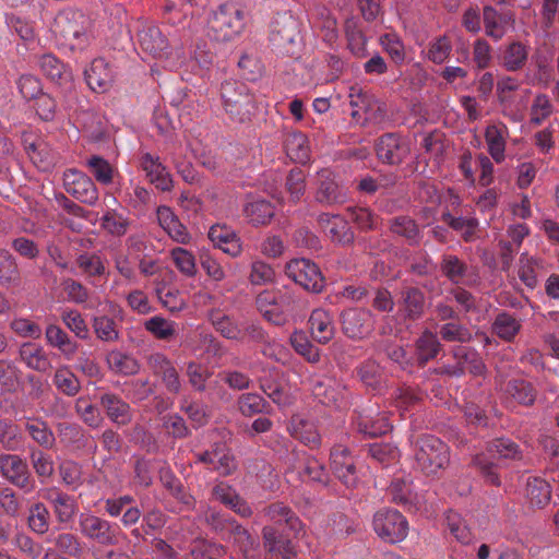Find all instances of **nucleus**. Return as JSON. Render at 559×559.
<instances>
[{
    "label": "nucleus",
    "instance_id": "nucleus-1",
    "mask_svg": "<svg viewBox=\"0 0 559 559\" xmlns=\"http://www.w3.org/2000/svg\"><path fill=\"white\" fill-rule=\"evenodd\" d=\"M90 20L78 10L60 11L55 17L53 34L60 48L82 51L90 44Z\"/></svg>",
    "mask_w": 559,
    "mask_h": 559
},
{
    "label": "nucleus",
    "instance_id": "nucleus-2",
    "mask_svg": "<svg viewBox=\"0 0 559 559\" xmlns=\"http://www.w3.org/2000/svg\"><path fill=\"white\" fill-rule=\"evenodd\" d=\"M415 467L426 476H436L450 463L448 444L432 435H421L412 441Z\"/></svg>",
    "mask_w": 559,
    "mask_h": 559
},
{
    "label": "nucleus",
    "instance_id": "nucleus-3",
    "mask_svg": "<svg viewBox=\"0 0 559 559\" xmlns=\"http://www.w3.org/2000/svg\"><path fill=\"white\" fill-rule=\"evenodd\" d=\"M245 25L243 10L236 3H224L211 12L207 36L216 41H230L242 33Z\"/></svg>",
    "mask_w": 559,
    "mask_h": 559
},
{
    "label": "nucleus",
    "instance_id": "nucleus-4",
    "mask_svg": "<svg viewBox=\"0 0 559 559\" xmlns=\"http://www.w3.org/2000/svg\"><path fill=\"white\" fill-rule=\"evenodd\" d=\"M221 98L230 120L242 123L250 119L255 99L246 83L236 80L225 81L221 86Z\"/></svg>",
    "mask_w": 559,
    "mask_h": 559
},
{
    "label": "nucleus",
    "instance_id": "nucleus-5",
    "mask_svg": "<svg viewBox=\"0 0 559 559\" xmlns=\"http://www.w3.org/2000/svg\"><path fill=\"white\" fill-rule=\"evenodd\" d=\"M300 41L299 21L289 12L277 13L270 25V43L273 48L293 56Z\"/></svg>",
    "mask_w": 559,
    "mask_h": 559
},
{
    "label": "nucleus",
    "instance_id": "nucleus-6",
    "mask_svg": "<svg viewBox=\"0 0 559 559\" xmlns=\"http://www.w3.org/2000/svg\"><path fill=\"white\" fill-rule=\"evenodd\" d=\"M0 476L25 495L36 489V479L27 461L19 454H0Z\"/></svg>",
    "mask_w": 559,
    "mask_h": 559
},
{
    "label": "nucleus",
    "instance_id": "nucleus-7",
    "mask_svg": "<svg viewBox=\"0 0 559 559\" xmlns=\"http://www.w3.org/2000/svg\"><path fill=\"white\" fill-rule=\"evenodd\" d=\"M79 531L83 537L100 546H116L122 534L116 523H111L93 513H81L79 516Z\"/></svg>",
    "mask_w": 559,
    "mask_h": 559
},
{
    "label": "nucleus",
    "instance_id": "nucleus-8",
    "mask_svg": "<svg viewBox=\"0 0 559 559\" xmlns=\"http://www.w3.org/2000/svg\"><path fill=\"white\" fill-rule=\"evenodd\" d=\"M294 302V296L289 292L281 289L263 290L255 298V305L260 313L265 320L275 325L285 323V313L290 310Z\"/></svg>",
    "mask_w": 559,
    "mask_h": 559
},
{
    "label": "nucleus",
    "instance_id": "nucleus-9",
    "mask_svg": "<svg viewBox=\"0 0 559 559\" xmlns=\"http://www.w3.org/2000/svg\"><path fill=\"white\" fill-rule=\"evenodd\" d=\"M373 530L383 540L399 543L408 533V522L397 510L382 509L373 516Z\"/></svg>",
    "mask_w": 559,
    "mask_h": 559
},
{
    "label": "nucleus",
    "instance_id": "nucleus-10",
    "mask_svg": "<svg viewBox=\"0 0 559 559\" xmlns=\"http://www.w3.org/2000/svg\"><path fill=\"white\" fill-rule=\"evenodd\" d=\"M286 275L308 292L319 293L324 277L319 266L308 259H294L286 264Z\"/></svg>",
    "mask_w": 559,
    "mask_h": 559
},
{
    "label": "nucleus",
    "instance_id": "nucleus-11",
    "mask_svg": "<svg viewBox=\"0 0 559 559\" xmlns=\"http://www.w3.org/2000/svg\"><path fill=\"white\" fill-rule=\"evenodd\" d=\"M40 496L50 504L58 524L68 526L73 523L79 512V503L74 496L58 487L44 488Z\"/></svg>",
    "mask_w": 559,
    "mask_h": 559
},
{
    "label": "nucleus",
    "instance_id": "nucleus-12",
    "mask_svg": "<svg viewBox=\"0 0 559 559\" xmlns=\"http://www.w3.org/2000/svg\"><path fill=\"white\" fill-rule=\"evenodd\" d=\"M63 187L70 195L82 203L95 205L98 201V189L94 181L78 169L69 168L63 173Z\"/></svg>",
    "mask_w": 559,
    "mask_h": 559
},
{
    "label": "nucleus",
    "instance_id": "nucleus-13",
    "mask_svg": "<svg viewBox=\"0 0 559 559\" xmlns=\"http://www.w3.org/2000/svg\"><path fill=\"white\" fill-rule=\"evenodd\" d=\"M440 272L454 285L475 286L479 276L476 269L468 265L455 254H443L440 260Z\"/></svg>",
    "mask_w": 559,
    "mask_h": 559
},
{
    "label": "nucleus",
    "instance_id": "nucleus-14",
    "mask_svg": "<svg viewBox=\"0 0 559 559\" xmlns=\"http://www.w3.org/2000/svg\"><path fill=\"white\" fill-rule=\"evenodd\" d=\"M411 153L408 142L397 133H385L376 143L379 160L388 165H400Z\"/></svg>",
    "mask_w": 559,
    "mask_h": 559
},
{
    "label": "nucleus",
    "instance_id": "nucleus-15",
    "mask_svg": "<svg viewBox=\"0 0 559 559\" xmlns=\"http://www.w3.org/2000/svg\"><path fill=\"white\" fill-rule=\"evenodd\" d=\"M316 201L322 205L343 204L347 201L346 189L336 180V175L330 169H321L317 177Z\"/></svg>",
    "mask_w": 559,
    "mask_h": 559
},
{
    "label": "nucleus",
    "instance_id": "nucleus-16",
    "mask_svg": "<svg viewBox=\"0 0 559 559\" xmlns=\"http://www.w3.org/2000/svg\"><path fill=\"white\" fill-rule=\"evenodd\" d=\"M197 462L211 466L221 476H229L237 469V461L225 443H214L211 449L197 453Z\"/></svg>",
    "mask_w": 559,
    "mask_h": 559
},
{
    "label": "nucleus",
    "instance_id": "nucleus-17",
    "mask_svg": "<svg viewBox=\"0 0 559 559\" xmlns=\"http://www.w3.org/2000/svg\"><path fill=\"white\" fill-rule=\"evenodd\" d=\"M334 475L346 486L354 487L358 481L356 460L344 445H334L330 453Z\"/></svg>",
    "mask_w": 559,
    "mask_h": 559
},
{
    "label": "nucleus",
    "instance_id": "nucleus-18",
    "mask_svg": "<svg viewBox=\"0 0 559 559\" xmlns=\"http://www.w3.org/2000/svg\"><path fill=\"white\" fill-rule=\"evenodd\" d=\"M139 167L145 173L148 181L160 191H170L174 181L166 166L160 162L159 156L148 152H141Z\"/></svg>",
    "mask_w": 559,
    "mask_h": 559
},
{
    "label": "nucleus",
    "instance_id": "nucleus-19",
    "mask_svg": "<svg viewBox=\"0 0 559 559\" xmlns=\"http://www.w3.org/2000/svg\"><path fill=\"white\" fill-rule=\"evenodd\" d=\"M317 222L332 242L341 246L353 243L355 234L347 219L340 214L321 213Z\"/></svg>",
    "mask_w": 559,
    "mask_h": 559
},
{
    "label": "nucleus",
    "instance_id": "nucleus-20",
    "mask_svg": "<svg viewBox=\"0 0 559 559\" xmlns=\"http://www.w3.org/2000/svg\"><path fill=\"white\" fill-rule=\"evenodd\" d=\"M148 366L154 374L160 377L166 390L171 394H179L182 381L174 364L162 353H154L148 357Z\"/></svg>",
    "mask_w": 559,
    "mask_h": 559
},
{
    "label": "nucleus",
    "instance_id": "nucleus-21",
    "mask_svg": "<svg viewBox=\"0 0 559 559\" xmlns=\"http://www.w3.org/2000/svg\"><path fill=\"white\" fill-rule=\"evenodd\" d=\"M483 22L485 34L495 41H499L507 34L509 26L514 24V14L509 10L499 12L491 5H485Z\"/></svg>",
    "mask_w": 559,
    "mask_h": 559
},
{
    "label": "nucleus",
    "instance_id": "nucleus-22",
    "mask_svg": "<svg viewBox=\"0 0 559 559\" xmlns=\"http://www.w3.org/2000/svg\"><path fill=\"white\" fill-rule=\"evenodd\" d=\"M138 41L143 51L160 58L168 48V40L159 27L153 23L144 22L138 31Z\"/></svg>",
    "mask_w": 559,
    "mask_h": 559
},
{
    "label": "nucleus",
    "instance_id": "nucleus-23",
    "mask_svg": "<svg viewBox=\"0 0 559 559\" xmlns=\"http://www.w3.org/2000/svg\"><path fill=\"white\" fill-rule=\"evenodd\" d=\"M262 536L266 559H294L296 557L292 542L278 534L274 527L265 526L262 530Z\"/></svg>",
    "mask_w": 559,
    "mask_h": 559
},
{
    "label": "nucleus",
    "instance_id": "nucleus-24",
    "mask_svg": "<svg viewBox=\"0 0 559 559\" xmlns=\"http://www.w3.org/2000/svg\"><path fill=\"white\" fill-rule=\"evenodd\" d=\"M99 404L107 417L118 426H127L132 421V408L120 395L105 392L99 396Z\"/></svg>",
    "mask_w": 559,
    "mask_h": 559
},
{
    "label": "nucleus",
    "instance_id": "nucleus-25",
    "mask_svg": "<svg viewBox=\"0 0 559 559\" xmlns=\"http://www.w3.org/2000/svg\"><path fill=\"white\" fill-rule=\"evenodd\" d=\"M212 496L215 500L219 501L241 518L252 515V510L247 501L233 486L225 481H219L212 488Z\"/></svg>",
    "mask_w": 559,
    "mask_h": 559
},
{
    "label": "nucleus",
    "instance_id": "nucleus-26",
    "mask_svg": "<svg viewBox=\"0 0 559 559\" xmlns=\"http://www.w3.org/2000/svg\"><path fill=\"white\" fill-rule=\"evenodd\" d=\"M342 330L350 338H362L371 331V313L360 309H348L342 312Z\"/></svg>",
    "mask_w": 559,
    "mask_h": 559
},
{
    "label": "nucleus",
    "instance_id": "nucleus-27",
    "mask_svg": "<svg viewBox=\"0 0 559 559\" xmlns=\"http://www.w3.org/2000/svg\"><path fill=\"white\" fill-rule=\"evenodd\" d=\"M209 239L215 248L221 249L231 258H237L242 252V243L239 236L226 225H214L209 230Z\"/></svg>",
    "mask_w": 559,
    "mask_h": 559
},
{
    "label": "nucleus",
    "instance_id": "nucleus-28",
    "mask_svg": "<svg viewBox=\"0 0 559 559\" xmlns=\"http://www.w3.org/2000/svg\"><path fill=\"white\" fill-rule=\"evenodd\" d=\"M508 138L509 129L503 122L490 123L485 130V141L488 153L497 164H501L506 159Z\"/></svg>",
    "mask_w": 559,
    "mask_h": 559
},
{
    "label": "nucleus",
    "instance_id": "nucleus-29",
    "mask_svg": "<svg viewBox=\"0 0 559 559\" xmlns=\"http://www.w3.org/2000/svg\"><path fill=\"white\" fill-rule=\"evenodd\" d=\"M43 74L51 82L66 88L72 85V72L52 53H45L38 59Z\"/></svg>",
    "mask_w": 559,
    "mask_h": 559
},
{
    "label": "nucleus",
    "instance_id": "nucleus-30",
    "mask_svg": "<svg viewBox=\"0 0 559 559\" xmlns=\"http://www.w3.org/2000/svg\"><path fill=\"white\" fill-rule=\"evenodd\" d=\"M546 271L545 261L542 258L523 252L518 262L519 280L531 290L538 286V276Z\"/></svg>",
    "mask_w": 559,
    "mask_h": 559
},
{
    "label": "nucleus",
    "instance_id": "nucleus-31",
    "mask_svg": "<svg viewBox=\"0 0 559 559\" xmlns=\"http://www.w3.org/2000/svg\"><path fill=\"white\" fill-rule=\"evenodd\" d=\"M20 360L29 369L45 373L51 368L48 354L39 344L25 342L19 349Z\"/></svg>",
    "mask_w": 559,
    "mask_h": 559
},
{
    "label": "nucleus",
    "instance_id": "nucleus-32",
    "mask_svg": "<svg viewBox=\"0 0 559 559\" xmlns=\"http://www.w3.org/2000/svg\"><path fill=\"white\" fill-rule=\"evenodd\" d=\"M87 85L94 92H105L111 84L112 70L104 58L94 59L84 71Z\"/></svg>",
    "mask_w": 559,
    "mask_h": 559
},
{
    "label": "nucleus",
    "instance_id": "nucleus-33",
    "mask_svg": "<svg viewBox=\"0 0 559 559\" xmlns=\"http://www.w3.org/2000/svg\"><path fill=\"white\" fill-rule=\"evenodd\" d=\"M45 337L48 345L57 348L67 360L74 358L79 344L59 325L48 324L45 331Z\"/></svg>",
    "mask_w": 559,
    "mask_h": 559
},
{
    "label": "nucleus",
    "instance_id": "nucleus-34",
    "mask_svg": "<svg viewBox=\"0 0 559 559\" xmlns=\"http://www.w3.org/2000/svg\"><path fill=\"white\" fill-rule=\"evenodd\" d=\"M311 335L320 344L329 343L334 334L335 326L332 316L324 309H314L309 318Z\"/></svg>",
    "mask_w": 559,
    "mask_h": 559
},
{
    "label": "nucleus",
    "instance_id": "nucleus-35",
    "mask_svg": "<svg viewBox=\"0 0 559 559\" xmlns=\"http://www.w3.org/2000/svg\"><path fill=\"white\" fill-rule=\"evenodd\" d=\"M442 345L438 338V334L430 330H425L415 342L416 361L419 367L435 359L441 352Z\"/></svg>",
    "mask_w": 559,
    "mask_h": 559
},
{
    "label": "nucleus",
    "instance_id": "nucleus-36",
    "mask_svg": "<svg viewBox=\"0 0 559 559\" xmlns=\"http://www.w3.org/2000/svg\"><path fill=\"white\" fill-rule=\"evenodd\" d=\"M21 283V272L16 258L7 249L0 248V285L16 287Z\"/></svg>",
    "mask_w": 559,
    "mask_h": 559
},
{
    "label": "nucleus",
    "instance_id": "nucleus-37",
    "mask_svg": "<svg viewBox=\"0 0 559 559\" xmlns=\"http://www.w3.org/2000/svg\"><path fill=\"white\" fill-rule=\"evenodd\" d=\"M402 310L408 319L421 317L425 308V295L417 287H405L401 292Z\"/></svg>",
    "mask_w": 559,
    "mask_h": 559
},
{
    "label": "nucleus",
    "instance_id": "nucleus-38",
    "mask_svg": "<svg viewBox=\"0 0 559 559\" xmlns=\"http://www.w3.org/2000/svg\"><path fill=\"white\" fill-rule=\"evenodd\" d=\"M521 328L520 320L507 311L499 312L492 322L493 334L506 342H512Z\"/></svg>",
    "mask_w": 559,
    "mask_h": 559
},
{
    "label": "nucleus",
    "instance_id": "nucleus-39",
    "mask_svg": "<svg viewBox=\"0 0 559 559\" xmlns=\"http://www.w3.org/2000/svg\"><path fill=\"white\" fill-rule=\"evenodd\" d=\"M390 230L403 237L408 245L415 246L419 245L421 240V233L417 225V223L409 216H396L390 222Z\"/></svg>",
    "mask_w": 559,
    "mask_h": 559
},
{
    "label": "nucleus",
    "instance_id": "nucleus-40",
    "mask_svg": "<svg viewBox=\"0 0 559 559\" xmlns=\"http://www.w3.org/2000/svg\"><path fill=\"white\" fill-rule=\"evenodd\" d=\"M506 393L523 406H532L537 396V391L533 384L523 379L510 380L506 385Z\"/></svg>",
    "mask_w": 559,
    "mask_h": 559
},
{
    "label": "nucleus",
    "instance_id": "nucleus-41",
    "mask_svg": "<svg viewBox=\"0 0 559 559\" xmlns=\"http://www.w3.org/2000/svg\"><path fill=\"white\" fill-rule=\"evenodd\" d=\"M528 58V49L520 41L509 44L502 53V67L510 72H516L524 68Z\"/></svg>",
    "mask_w": 559,
    "mask_h": 559
},
{
    "label": "nucleus",
    "instance_id": "nucleus-42",
    "mask_svg": "<svg viewBox=\"0 0 559 559\" xmlns=\"http://www.w3.org/2000/svg\"><path fill=\"white\" fill-rule=\"evenodd\" d=\"M265 515L273 522L282 524L285 523L288 528L298 533L301 528L299 518L293 510L283 502H274L264 509Z\"/></svg>",
    "mask_w": 559,
    "mask_h": 559
},
{
    "label": "nucleus",
    "instance_id": "nucleus-43",
    "mask_svg": "<svg viewBox=\"0 0 559 559\" xmlns=\"http://www.w3.org/2000/svg\"><path fill=\"white\" fill-rule=\"evenodd\" d=\"M453 46L451 39L447 35H440L432 38L423 50L424 57L435 64L444 63L451 52Z\"/></svg>",
    "mask_w": 559,
    "mask_h": 559
},
{
    "label": "nucleus",
    "instance_id": "nucleus-44",
    "mask_svg": "<svg viewBox=\"0 0 559 559\" xmlns=\"http://www.w3.org/2000/svg\"><path fill=\"white\" fill-rule=\"evenodd\" d=\"M106 361L109 369L115 373L131 376L138 373L140 370V364L132 355L117 349L107 354Z\"/></svg>",
    "mask_w": 559,
    "mask_h": 559
},
{
    "label": "nucleus",
    "instance_id": "nucleus-45",
    "mask_svg": "<svg viewBox=\"0 0 559 559\" xmlns=\"http://www.w3.org/2000/svg\"><path fill=\"white\" fill-rule=\"evenodd\" d=\"M287 156L296 163H306L309 159V146L306 135L301 132L288 133L284 140Z\"/></svg>",
    "mask_w": 559,
    "mask_h": 559
},
{
    "label": "nucleus",
    "instance_id": "nucleus-46",
    "mask_svg": "<svg viewBox=\"0 0 559 559\" xmlns=\"http://www.w3.org/2000/svg\"><path fill=\"white\" fill-rule=\"evenodd\" d=\"M25 430L40 447L51 449L55 445V435L46 421L39 418H29L25 423Z\"/></svg>",
    "mask_w": 559,
    "mask_h": 559
},
{
    "label": "nucleus",
    "instance_id": "nucleus-47",
    "mask_svg": "<svg viewBox=\"0 0 559 559\" xmlns=\"http://www.w3.org/2000/svg\"><path fill=\"white\" fill-rule=\"evenodd\" d=\"M246 217L253 225H266L274 216V206L265 200H253L243 209Z\"/></svg>",
    "mask_w": 559,
    "mask_h": 559
},
{
    "label": "nucleus",
    "instance_id": "nucleus-48",
    "mask_svg": "<svg viewBox=\"0 0 559 559\" xmlns=\"http://www.w3.org/2000/svg\"><path fill=\"white\" fill-rule=\"evenodd\" d=\"M357 376L364 385L372 391H379L383 382L381 366L372 359H368L357 367Z\"/></svg>",
    "mask_w": 559,
    "mask_h": 559
},
{
    "label": "nucleus",
    "instance_id": "nucleus-49",
    "mask_svg": "<svg viewBox=\"0 0 559 559\" xmlns=\"http://www.w3.org/2000/svg\"><path fill=\"white\" fill-rule=\"evenodd\" d=\"M0 444L10 452L19 450L23 444L22 431L11 419H0Z\"/></svg>",
    "mask_w": 559,
    "mask_h": 559
},
{
    "label": "nucleus",
    "instance_id": "nucleus-50",
    "mask_svg": "<svg viewBox=\"0 0 559 559\" xmlns=\"http://www.w3.org/2000/svg\"><path fill=\"white\" fill-rule=\"evenodd\" d=\"M92 328L96 337L103 342L114 343L119 341L120 332L114 318L96 316L92 320Z\"/></svg>",
    "mask_w": 559,
    "mask_h": 559
},
{
    "label": "nucleus",
    "instance_id": "nucleus-51",
    "mask_svg": "<svg viewBox=\"0 0 559 559\" xmlns=\"http://www.w3.org/2000/svg\"><path fill=\"white\" fill-rule=\"evenodd\" d=\"M55 386L67 396H74L81 390L78 377L67 366L58 368L53 374Z\"/></svg>",
    "mask_w": 559,
    "mask_h": 559
},
{
    "label": "nucleus",
    "instance_id": "nucleus-52",
    "mask_svg": "<svg viewBox=\"0 0 559 559\" xmlns=\"http://www.w3.org/2000/svg\"><path fill=\"white\" fill-rule=\"evenodd\" d=\"M290 435L310 448H317L321 443V437L311 424L302 419L294 418L289 425Z\"/></svg>",
    "mask_w": 559,
    "mask_h": 559
},
{
    "label": "nucleus",
    "instance_id": "nucleus-53",
    "mask_svg": "<svg viewBox=\"0 0 559 559\" xmlns=\"http://www.w3.org/2000/svg\"><path fill=\"white\" fill-rule=\"evenodd\" d=\"M356 427L358 432L367 437H378L385 435L392 428L388 418L380 416L372 418L369 416H358L356 420Z\"/></svg>",
    "mask_w": 559,
    "mask_h": 559
},
{
    "label": "nucleus",
    "instance_id": "nucleus-54",
    "mask_svg": "<svg viewBox=\"0 0 559 559\" xmlns=\"http://www.w3.org/2000/svg\"><path fill=\"white\" fill-rule=\"evenodd\" d=\"M210 321L214 329L225 338L237 341L241 337L239 324L235 323L229 316L221 310L211 311Z\"/></svg>",
    "mask_w": 559,
    "mask_h": 559
},
{
    "label": "nucleus",
    "instance_id": "nucleus-55",
    "mask_svg": "<svg viewBox=\"0 0 559 559\" xmlns=\"http://www.w3.org/2000/svg\"><path fill=\"white\" fill-rule=\"evenodd\" d=\"M58 437L66 447L81 448L85 445L84 429L73 423H60L57 426Z\"/></svg>",
    "mask_w": 559,
    "mask_h": 559
},
{
    "label": "nucleus",
    "instance_id": "nucleus-56",
    "mask_svg": "<svg viewBox=\"0 0 559 559\" xmlns=\"http://www.w3.org/2000/svg\"><path fill=\"white\" fill-rule=\"evenodd\" d=\"M239 412L246 416L251 417L261 413H270V404L257 393L241 394L237 401Z\"/></svg>",
    "mask_w": 559,
    "mask_h": 559
},
{
    "label": "nucleus",
    "instance_id": "nucleus-57",
    "mask_svg": "<svg viewBox=\"0 0 559 559\" xmlns=\"http://www.w3.org/2000/svg\"><path fill=\"white\" fill-rule=\"evenodd\" d=\"M527 497L532 506L542 508L546 506L551 498L549 484L540 478H528L526 484Z\"/></svg>",
    "mask_w": 559,
    "mask_h": 559
},
{
    "label": "nucleus",
    "instance_id": "nucleus-58",
    "mask_svg": "<svg viewBox=\"0 0 559 559\" xmlns=\"http://www.w3.org/2000/svg\"><path fill=\"white\" fill-rule=\"evenodd\" d=\"M345 35L347 47L356 58H365L367 56V38L357 27L356 22L347 21L345 24Z\"/></svg>",
    "mask_w": 559,
    "mask_h": 559
},
{
    "label": "nucleus",
    "instance_id": "nucleus-59",
    "mask_svg": "<svg viewBox=\"0 0 559 559\" xmlns=\"http://www.w3.org/2000/svg\"><path fill=\"white\" fill-rule=\"evenodd\" d=\"M29 461L36 476L45 484L55 473V464L51 456L41 450H32Z\"/></svg>",
    "mask_w": 559,
    "mask_h": 559
},
{
    "label": "nucleus",
    "instance_id": "nucleus-60",
    "mask_svg": "<svg viewBox=\"0 0 559 559\" xmlns=\"http://www.w3.org/2000/svg\"><path fill=\"white\" fill-rule=\"evenodd\" d=\"M276 273L273 266L260 259L253 260L250 265L248 280L251 285H271L275 282Z\"/></svg>",
    "mask_w": 559,
    "mask_h": 559
},
{
    "label": "nucleus",
    "instance_id": "nucleus-61",
    "mask_svg": "<svg viewBox=\"0 0 559 559\" xmlns=\"http://www.w3.org/2000/svg\"><path fill=\"white\" fill-rule=\"evenodd\" d=\"M392 404L401 412L404 413L421 400V395L417 389L409 385H401L394 390L391 395Z\"/></svg>",
    "mask_w": 559,
    "mask_h": 559
},
{
    "label": "nucleus",
    "instance_id": "nucleus-62",
    "mask_svg": "<svg viewBox=\"0 0 559 559\" xmlns=\"http://www.w3.org/2000/svg\"><path fill=\"white\" fill-rule=\"evenodd\" d=\"M170 258L177 270L186 277H194L198 273L195 258L192 252L182 247L170 250Z\"/></svg>",
    "mask_w": 559,
    "mask_h": 559
},
{
    "label": "nucleus",
    "instance_id": "nucleus-63",
    "mask_svg": "<svg viewBox=\"0 0 559 559\" xmlns=\"http://www.w3.org/2000/svg\"><path fill=\"white\" fill-rule=\"evenodd\" d=\"M290 344L296 353L310 364H318L321 358L320 349L314 346L302 332H295L290 336Z\"/></svg>",
    "mask_w": 559,
    "mask_h": 559
},
{
    "label": "nucleus",
    "instance_id": "nucleus-64",
    "mask_svg": "<svg viewBox=\"0 0 559 559\" xmlns=\"http://www.w3.org/2000/svg\"><path fill=\"white\" fill-rule=\"evenodd\" d=\"M437 334L448 343H467L473 337L471 331L457 321L441 324Z\"/></svg>",
    "mask_w": 559,
    "mask_h": 559
}]
</instances>
